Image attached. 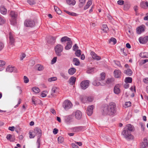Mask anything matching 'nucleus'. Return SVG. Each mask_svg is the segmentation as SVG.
<instances>
[{"label": "nucleus", "mask_w": 148, "mask_h": 148, "mask_svg": "<svg viewBox=\"0 0 148 148\" xmlns=\"http://www.w3.org/2000/svg\"><path fill=\"white\" fill-rule=\"evenodd\" d=\"M101 110L102 113L104 115H113L116 111V105L114 103H110L108 105H103Z\"/></svg>", "instance_id": "obj_1"}, {"label": "nucleus", "mask_w": 148, "mask_h": 148, "mask_svg": "<svg viewBox=\"0 0 148 148\" xmlns=\"http://www.w3.org/2000/svg\"><path fill=\"white\" fill-rule=\"evenodd\" d=\"M134 128L133 126L131 124H128L124 129L122 132V134L127 140H132L134 138V136L131 134V132L134 131Z\"/></svg>", "instance_id": "obj_2"}, {"label": "nucleus", "mask_w": 148, "mask_h": 148, "mask_svg": "<svg viewBox=\"0 0 148 148\" xmlns=\"http://www.w3.org/2000/svg\"><path fill=\"white\" fill-rule=\"evenodd\" d=\"M80 99L81 101L84 103L92 102L93 100V98L92 97H87L85 95L81 96Z\"/></svg>", "instance_id": "obj_3"}, {"label": "nucleus", "mask_w": 148, "mask_h": 148, "mask_svg": "<svg viewBox=\"0 0 148 148\" xmlns=\"http://www.w3.org/2000/svg\"><path fill=\"white\" fill-rule=\"evenodd\" d=\"M54 49L57 55L60 56L61 55V53L63 50V47L61 45L58 44L55 46Z\"/></svg>", "instance_id": "obj_4"}, {"label": "nucleus", "mask_w": 148, "mask_h": 148, "mask_svg": "<svg viewBox=\"0 0 148 148\" xmlns=\"http://www.w3.org/2000/svg\"><path fill=\"white\" fill-rule=\"evenodd\" d=\"M113 80L112 79L109 78L108 79L106 82L104 81V82L102 83H101L100 82H97V80H96L93 82L92 84L93 85L96 86H103L105 85L106 84H109Z\"/></svg>", "instance_id": "obj_5"}, {"label": "nucleus", "mask_w": 148, "mask_h": 148, "mask_svg": "<svg viewBox=\"0 0 148 148\" xmlns=\"http://www.w3.org/2000/svg\"><path fill=\"white\" fill-rule=\"evenodd\" d=\"M72 104L71 102L68 100H65L63 104V107L66 110H67L71 108Z\"/></svg>", "instance_id": "obj_6"}, {"label": "nucleus", "mask_w": 148, "mask_h": 148, "mask_svg": "<svg viewBox=\"0 0 148 148\" xmlns=\"http://www.w3.org/2000/svg\"><path fill=\"white\" fill-rule=\"evenodd\" d=\"M90 81L88 80H85L82 81L80 83V86L82 89L85 90L89 86Z\"/></svg>", "instance_id": "obj_7"}, {"label": "nucleus", "mask_w": 148, "mask_h": 148, "mask_svg": "<svg viewBox=\"0 0 148 148\" xmlns=\"http://www.w3.org/2000/svg\"><path fill=\"white\" fill-rule=\"evenodd\" d=\"M33 132L35 136H37L38 139H40L42 135V131L40 128L38 127L35 128Z\"/></svg>", "instance_id": "obj_8"}, {"label": "nucleus", "mask_w": 148, "mask_h": 148, "mask_svg": "<svg viewBox=\"0 0 148 148\" xmlns=\"http://www.w3.org/2000/svg\"><path fill=\"white\" fill-rule=\"evenodd\" d=\"M24 25L27 27H33L34 26L35 24L34 22L32 20H26L24 23Z\"/></svg>", "instance_id": "obj_9"}, {"label": "nucleus", "mask_w": 148, "mask_h": 148, "mask_svg": "<svg viewBox=\"0 0 148 148\" xmlns=\"http://www.w3.org/2000/svg\"><path fill=\"white\" fill-rule=\"evenodd\" d=\"M9 43L10 45L13 44L15 42V38L13 33L11 32H9Z\"/></svg>", "instance_id": "obj_10"}, {"label": "nucleus", "mask_w": 148, "mask_h": 148, "mask_svg": "<svg viewBox=\"0 0 148 148\" xmlns=\"http://www.w3.org/2000/svg\"><path fill=\"white\" fill-rule=\"evenodd\" d=\"M94 106L93 105L89 106L88 107L86 111L87 114L89 116H91L92 113L93 109Z\"/></svg>", "instance_id": "obj_11"}, {"label": "nucleus", "mask_w": 148, "mask_h": 148, "mask_svg": "<svg viewBox=\"0 0 148 148\" xmlns=\"http://www.w3.org/2000/svg\"><path fill=\"white\" fill-rule=\"evenodd\" d=\"M86 127L85 126H80L72 128V130L75 132H78L85 130Z\"/></svg>", "instance_id": "obj_12"}, {"label": "nucleus", "mask_w": 148, "mask_h": 148, "mask_svg": "<svg viewBox=\"0 0 148 148\" xmlns=\"http://www.w3.org/2000/svg\"><path fill=\"white\" fill-rule=\"evenodd\" d=\"M145 26L144 25H141L136 29V32L138 34H140L145 31Z\"/></svg>", "instance_id": "obj_13"}, {"label": "nucleus", "mask_w": 148, "mask_h": 148, "mask_svg": "<svg viewBox=\"0 0 148 148\" xmlns=\"http://www.w3.org/2000/svg\"><path fill=\"white\" fill-rule=\"evenodd\" d=\"M101 77L100 78H97L94 81L97 80V82H99V81H100L102 83L104 82V79L105 77V74L104 73H101L100 74Z\"/></svg>", "instance_id": "obj_14"}, {"label": "nucleus", "mask_w": 148, "mask_h": 148, "mask_svg": "<svg viewBox=\"0 0 148 148\" xmlns=\"http://www.w3.org/2000/svg\"><path fill=\"white\" fill-rule=\"evenodd\" d=\"M114 76L116 78H119L121 76V72L119 70H115L114 72Z\"/></svg>", "instance_id": "obj_15"}, {"label": "nucleus", "mask_w": 148, "mask_h": 148, "mask_svg": "<svg viewBox=\"0 0 148 148\" xmlns=\"http://www.w3.org/2000/svg\"><path fill=\"white\" fill-rule=\"evenodd\" d=\"M75 116L77 119H80L82 117V113L79 110H77L75 113Z\"/></svg>", "instance_id": "obj_16"}, {"label": "nucleus", "mask_w": 148, "mask_h": 148, "mask_svg": "<svg viewBox=\"0 0 148 148\" xmlns=\"http://www.w3.org/2000/svg\"><path fill=\"white\" fill-rule=\"evenodd\" d=\"M139 40L140 43L142 44L145 43L148 41V36H146L143 38L140 37Z\"/></svg>", "instance_id": "obj_17"}, {"label": "nucleus", "mask_w": 148, "mask_h": 148, "mask_svg": "<svg viewBox=\"0 0 148 148\" xmlns=\"http://www.w3.org/2000/svg\"><path fill=\"white\" fill-rule=\"evenodd\" d=\"M92 58L94 60H99L101 59V58L99 56H98L94 52L92 51L90 53Z\"/></svg>", "instance_id": "obj_18"}, {"label": "nucleus", "mask_w": 148, "mask_h": 148, "mask_svg": "<svg viewBox=\"0 0 148 148\" xmlns=\"http://www.w3.org/2000/svg\"><path fill=\"white\" fill-rule=\"evenodd\" d=\"M16 68L14 67H12L10 66H9L6 69V71L10 73L12 72H16Z\"/></svg>", "instance_id": "obj_19"}, {"label": "nucleus", "mask_w": 148, "mask_h": 148, "mask_svg": "<svg viewBox=\"0 0 148 148\" xmlns=\"http://www.w3.org/2000/svg\"><path fill=\"white\" fill-rule=\"evenodd\" d=\"M114 93L116 94H118L120 92L119 85H116L114 88Z\"/></svg>", "instance_id": "obj_20"}, {"label": "nucleus", "mask_w": 148, "mask_h": 148, "mask_svg": "<svg viewBox=\"0 0 148 148\" xmlns=\"http://www.w3.org/2000/svg\"><path fill=\"white\" fill-rule=\"evenodd\" d=\"M57 88L55 86H54L52 88L51 94L53 97H54L56 95V94L57 93Z\"/></svg>", "instance_id": "obj_21"}, {"label": "nucleus", "mask_w": 148, "mask_h": 148, "mask_svg": "<svg viewBox=\"0 0 148 148\" xmlns=\"http://www.w3.org/2000/svg\"><path fill=\"white\" fill-rule=\"evenodd\" d=\"M70 41H71V38L66 36L62 37L60 40V41L62 42H65L66 41L68 42Z\"/></svg>", "instance_id": "obj_22"}, {"label": "nucleus", "mask_w": 148, "mask_h": 148, "mask_svg": "<svg viewBox=\"0 0 148 148\" xmlns=\"http://www.w3.org/2000/svg\"><path fill=\"white\" fill-rule=\"evenodd\" d=\"M141 7L143 8H148V2L147 1H142L140 4Z\"/></svg>", "instance_id": "obj_23"}, {"label": "nucleus", "mask_w": 148, "mask_h": 148, "mask_svg": "<svg viewBox=\"0 0 148 148\" xmlns=\"http://www.w3.org/2000/svg\"><path fill=\"white\" fill-rule=\"evenodd\" d=\"M0 11L1 13L3 14H5L7 12V10L3 6H2L0 8Z\"/></svg>", "instance_id": "obj_24"}, {"label": "nucleus", "mask_w": 148, "mask_h": 148, "mask_svg": "<svg viewBox=\"0 0 148 148\" xmlns=\"http://www.w3.org/2000/svg\"><path fill=\"white\" fill-rule=\"evenodd\" d=\"M76 78L74 77H71L69 79V82L70 84L73 85L75 84Z\"/></svg>", "instance_id": "obj_25"}, {"label": "nucleus", "mask_w": 148, "mask_h": 148, "mask_svg": "<svg viewBox=\"0 0 148 148\" xmlns=\"http://www.w3.org/2000/svg\"><path fill=\"white\" fill-rule=\"evenodd\" d=\"M72 43L71 41L67 42L66 46L65 47L66 50H69L72 47Z\"/></svg>", "instance_id": "obj_26"}, {"label": "nucleus", "mask_w": 148, "mask_h": 148, "mask_svg": "<svg viewBox=\"0 0 148 148\" xmlns=\"http://www.w3.org/2000/svg\"><path fill=\"white\" fill-rule=\"evenodd\" d=\"M10 15L12 18H16L17 16V13L14 11H11L10 13Z\"/></svg>", "instance_id": "obj_27"}, {"label": "nucleus", "mask_w": 148, "mask_h": 148, "mask_svg": "<svg viewBox=\"0 0 148 148\" xmlns=\"http://www.w3.org/2000/svg\"><path fill=\"white\" fill-rule=\"evenodd\" d=\"M76 70L74 68H71L68 70V72L70 75H73L76 72Z\"/></svg>", "instance_id": "obj_28"}, {"label": "nucleus", "mask_w": 148, "mask_h": 148, "mask_svg": "<svg viewBox=\"0 0 148 148\" xmlns=\"http://www.w3.org/2000/svg\"><path fill=\"white\" fill-rule=\"evenodd\" d=\"M101 29L105 33H107L109 31V29L106 25H102Z\"/></svg>", "instance_id": "obj_29"}, {"label": "nucleus", "mask_w": 148, "mask_h": 148, "mask_svg": "<svg viewBox=\"0 0 148 148\" xmlns=\"http://www.w3.org/2000/svg\"><path fill=\"white\" fill-rule=\"evenodd\" d=\"M60 76L64 79H67L69 77L64 72H61L60 73Z\"/></svg>", "instance_id": "obj_30"}, {"label": "nucleus", "mask_w": 148, "mask_h": 148, "mask_svg": "<svg viewBox=\"0 0 148 148\" xmlns=\"http://www.w3.org/2000/svg\"><path fill=\"white\" fill-rule=\"evenodd\" d=\"M140 56L143 58H148V53L146 52L141 53L140 54Z\"/></svg>", "instance_id": "obj_31"}, {"label": "nucleus", "mask_w": 148, "mask_h": 148, "mask_svg": "<svg viewBox=\"0 0 148 148\" xmlns=\"http://www.w3.org/2000/svg\"><path fill=\"white\" fill-rule=\"evenodd\" d=\"M73 62L74 64L76 66H78L80 64L79 60L77 58H73Z\"/></svg>", "instance_id": "obj_32"}, {"label": "nucleus", "mask_w": 148, "mask_h": 148, "mask_svg": "<svg viewBox=\"0 0 148 148\" xmlns=\"http://www.w3.org/2000/svg\"><path fill=\"white\" fill-rule=\"evenodd\" d=\"M66 1L67 3L69 5H74L76 3V1L74 0H66Z\"/></svg>", "instance_id": "obj_33"}, {"label": "nucleus", "mask_w": 148, "mask_h": 148, "mask_svg": "<svg viewBox=\"0 0 148 148\" xmlns=\"http://www.w3.org/2000/svg\"><path fill=\"white\" fill-rule=\"evenodd\" d=\"M130 7V5L128 3H125L124 6L123 8L125 10H128Z\"/></svg>", "instance_id": "obj_34"}, {"label": "nucleus", "mask_w": 148, "mask_h": 148, "mask_svg": "<svg viewBox=\"0 0 148 148\" xmlns=\"http://www.w3.org/2000/svg\"><path fill=\"white\" fill-rule=\"evenodd\" d=\"M125 73L128 75L131 76L132 73V72L130 69H127L125 71Z\"/></svg>", "instance_id": "obj_35"}, {"label": "nucleus", "mask_w": 148, "mask_h": 148, "mask_svg": "<svg viewBox=\"0 0 148 148\" xmlns=\"http://www.w3.org/2000/svg\"><path fill=\"white\" fill-rule=\"evenodd\" d=\"M132 78L131 77H127L125 78V82L126 83H131L132 82Z\"/></svg>", "instance_id": "obj_36"}, {"label": "nucleus", "mask_w": 148, "mask_h": 148, "mask_svg": "<svg viewBox=\"0 0 148 148\" xmlns=\"http://www.w3.org/2000/svg\"><path fill=\"white\" fill-rule=\"evenodd\" d=\"M54 8L55 11L58 14H60L62 13V11L58 7L54 6Z\"/></svg>", "instance_id": "obj_37"}, {"label": "nucleus", "mask_w": 148, "mask_h": 148, "mask_svg": "<svg viewBox=\"0 0 148 148\" xmlns=\"http://www.w3.org/2000/svg\"><path fill=\"white\" fill-rule=\"evenodd\" d=\"M33 91L36 93H38L40 92V89L36 87H34L32 88Z\"/></svg>", "instance_id": "obj_38"}, {"label": "nucleus", "mask_w": 148, "mask_h": 148, "mask_svg": "<svg viewBox=\"0 0 148 148\" xmlns=\"http://www.w3.org/2000/svg\"><path fill=\"white\" fill-rule=\"evenodd\" d=\"M58 143H62L64 142V139L63 137L60 136L58 137Z\"/></svg>", "instance_id": "obj_39"}, {"label": "nucleus", "mask_w": 148, "mask_h": 148, "mask_svg": "<svg viewBox=\"0 0 148 148\" xmlns=\"http://www.w3.org/2000/svg\"><path fill=\"white\" fill-rule=\"evenodd\" d=\"M65 12L67 14L69 15H71V16H77V14H76L75 13H74V12H69V11H66V10H65Z\"/></svg>", "instance_id": "obj_40"}, {"label": "nucleus", "mask_w": 148, "mask_h": 148, "mask_svg": "<svg viewBox=\"0 0 148 148\" xmlns=\"http://www.w3.org/2000/svg\"><path fill=\"white\" fill-rule=\"evenodd\" d=\"M75 55L77 57H80L81 54V51L80 50H77L75 52Z\"/></svg>", "instance_id": "obj_41"}, {"label": "nucleus", "mask_w": 148, "mask_h": 148, "mask_svg": "<svg viewBox=\"0 0 148 148\" xmlns=\"http://www.w3.org/2000/svg\"><path fill=\"white\" fill-rule=\"evenodd\" d=\"M16 18H12L10 20V23L12 25H15L16 24Z\"/></svg>", "instance_id": "obj_42"}, {"label": "nucleus", "mask_w": 148, "mask_h": 148, "mask_svg": "<svg viewBox=\"0 0 148 148\" xmlns=\"http://www.w3.org/2000/svg\"><path fill=\"white\" fill-rule=\"evenodd\" d=\"M36 68L38 70L40 71L43 70V66L40 64H38L36 66Z\"/></svg>", "instance_id": "obj_43"}, {"label": "nucleus", "mask_w": 148, "mask_h": 148, "mask_svg": "<svg viewBox=\"0 0 148 148\" xmlns=\"http://www.w3.org/2000/svg\"><path fill=\"white\" fill-rule=\"evenodd\" d=\"M5 20L3 18H2L0 16V25L3 24L5 22Z\"/></svg>", "instance_id": "obj_44"}, {"label": "nucleus", "mask_w": 148, "mask_h": 148, "mask_svg": "<svg viewBox=\"0 0 148 148\" xmlns=\"http://www.w3.org/2000/svg\"><path fill=\"white\" fill-rule=\"evenodd\" d=\"M29 137L30 138H33L35 136L34 132H29Z\"/></svg>", "instance_id": "obj_45"}, {"label": "nucleus", "mask_w": 148, "mask_h": 148, "mask_svg": "<svg viewBox=\"0 0 148 148\" xmlns=\"http://www.w3.org/2000/svg\"><path fill=\"white\" fill-rule=\"evenodd\" d=\"M28 3L30 5H33L35 4V2L33 0H28L27 1Z\"/></svg>", "instance_id": "obj_46"}, {"label": "nucleus", "mask_w": 148, "mask_h": 148, "mask_svg": "<svg viewBox=\"0 0 148 148\" xmlns=\"http://www.w3.org/2000/svg\"><path fill=\"white\" fill-rule=\"evenodd\" d=\"M57 79V78L56 77H52L49 78L48 79L49 82H52L53 81H55Z\"/></svg>", "instance_id": "obj_47"}, {"label": "nucleus", "mask_w": 148, "mask_h": 148, "mask_svg": "<svg viewBox=\"0 0 148 148\" xmlns=\"http://www.w3.org/2000/svg\"><path fill=\"white\" fill-rule=\"evenodd\" d=\"M47 91H43L42 93L41 94V96L42 97H45L47 95L46 93H47Z\"/></svg>", "instance_id": "obj_48"}, {"label": "nucleus", "mask_w": 148, "mask_h": 148, "mask_svg": "<svg viewBox=\"0 0 148 148\" xmlns=\"http://www.w3.org/2000/svg\"><path fill=\"white\" fill-rule=\"evenodd\" d=\"M117 4L120 5H122L124 4V1L122 0H119L117 2Z\"/></svg>", "instance_id": "obj_49"}, {"label": "nucleus", "mask_w": 148, "mask_h": 148, "mask_svg": "<svg viewBox=\"0 0 148 148\" xmlns=\"http://www.w3.org/2000/svg\"><path fill=\"white\" fill-rule=\"evenodd\" d=\"M32 102L33 104L36 105L37 103L36 101L35 98L34 97H33L32 98Z\"/></svg>", "instance_id": "obj_50"}, {"label": "nucleus", "mask_w": 148, "mask_h": 148, "mask_svg": "<svg viewBox=\"0 0 148 148\" xmlns=\"http://www.w3.org/2000/svg\"><path fill=\"white\" fill-rule=\"evenodd\" d=\"M29 80L28 78L26 76L24 77V82L25 83H27L29 82Z\"/></svg>", "instance_id": "obj_51"}, {"label": "nucleus", "mask_w": 148, "mask_h": 148, "mask_svg": "<svg viewBox=\"0 0 148 148\" xmlns=\"http://www.w3.org/2000/svg\"><path fill=\"white\" fill-rule=\"evenodd\" d=\"M131 103L130 101L126 102L125 104V106L126 107H129L131 106Z\"/></svg>", "instance_id": "obj_52"}, {"label": "nucleus", "mask_w": 148, "mask_h": 148, "mask_svg": "<svg viewBox=\"0 0 148 148\" xmlns=\"http://www.w3.org/2000/svg\"><path fill=\"white\" fill-rule=\"evenodd\" d=\"M40 139H38L36 142V144L37 145V148H39L40 145Z\"/></svg>", "instance_id": "obj_53"}, {"label": "nucleus", "mask_w": 148, "mask_h": 148, "mask_svg": "<svg viewBox=\"0 0 148 148\" xmlns=\"http://www.w3.org/2000/svg\"><path fill=\"white\" fill-rule=\"evenodd\" d=\"M5 62L2 60H0V67H2L4 66L5 64Z\"/></svg>", "instance_id": "obj_54"}, {"label": "nucleus", "mask_w": 148, "mask_h": 148, "mask_svg": "<svg viewBox=\"0 0 148 148\" xmlns=\"http://www.w3.org/2000/svg\"><path fill=\"white\" fill-rule=\"evenodd\" d=\"M142 143L147 146L148 145V140H147V139L144 138L143 140V142Z\"/></svg>", "instance_id": "obj_55"}, {"label": "nucleus", "mask_w": 148, "mask_h": 148, "mask_svg": "<svg viewBox=\"0 0 148 148\" xmlns=\"http://www.w3.org/2000/svg\"><path fill=\"white\" fill-rule=\"evenodd\" d=\"M110 40L111 41L113 42L114 44H115L116 43V39L114 38H111Z\"/></svg>", "instance_id": "obj_56"}, {"label": "nucleus", "mask_w": 148, "mask_h": 148, "mask_svg": "<svg viewBox=\"0 0 148 148\" xmlns=\"http://www.w3.org/2000/svg\"><path fill=\"white\" fill-rule=\"evenodd\" d=\"M57 58L56 57H54L51 60V63L52 64H54L56 62L57 60Z\"/></svg>", "instance_id": "obj_57"}, {"label": "nucleus", "mask_w": 148, "mask_h": 148, "mask_svg": "<svg viewBox=\"0 0 148 148\" xmlns=\"http://www.w3.org/2000/svg\"><path fill=\"white\" fill-rule=\"evenodd\" d=\"M147 146L145 144H144L143 143H141L140 148H146V147Z\"/></svg>", "instance_id": "obj_58"}, {"label": "nucleus", "mask_w": 148, "mask_h": 148, "mask_svg": "<svg viewBox=\"0 0 148 148\" xmlns=\"http://www.w3.org/2000/svg\"><path fill=\"white\" fill-rule=\"evenodd\" d=\"M78 48V46L76 44H75L73 47V50L74 51H75L76 49Z\"/></svg>", "instance_id": "obj_59"}, {"label": "nucleus", "mask_w": 148, "mask_h": 148, "mask_svg": "<svg viewBox=\"0 0 148 148\" xmlns=\"http://www.w3.org/2000/svg\"><path fill=\"white\" fill-rule=\"evenodd\" d=\"M115 63L118 66H119V67H121V65L120 62L119 61H116L115 62Z\"/></svg>", "instance_id": "obj_60"}, {"label": "nucleus", "mask_w": 148, "mask_h": 148, "mask_svg": "<svg viewBox=\"0 0 148 148\" xmlns=\"http://www.w3.org/2000/svg\"><path fill=\"white\" fill-rule=\"evenodd\" d=\"M58 132V130L56 128H54L53 131V133L54 134H56Z\"/></svg>", "instance_id": "obj_61"}, {"label": "nucleus", "mask_w": 148, "mask_h": 148, "mask_svg": "<svg viewBox=\"0 0 148 148\" xmlns=\"http://www.w3.org/2000/svg\"><path fill=\"white\" fill-rule=\"evenodd\" d=\"M56 37H51L50 38V40L52 41V42H55V40L56 39Z\"/></svg>", "instance_id": "obj_62"}, {"label": "nucleus", "mask_w": 148, "mask_h": 148, "mask_svg": "<svg viewBox=\"0 0 148 148\" xmlns=\"http://www.w3.org/2000/svg\"><path fill=\"white\" fill-rule=\"evenodd\" d=\"M15 127L14 126L10 127L8 128L9 130L11 131H14V130Z\"/></svg>", "instance_id": "obj_63"}, {"label": "nucleus", "mask_w": 148, "mask_h": 148, "mask_svg": "<svg viewBox=\"0 0 148 148\" xmlns=\"http://www.w3.org/2000/svg\"><path fill=\"white\" fill-rule=\"evenodd\" d=\"M72 146L73 148H79L78 145H76L74 143H72Z\"/></svg>", "instance_id": "obj_64"}]
</instances>
